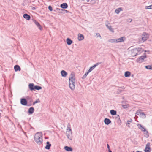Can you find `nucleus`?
<instances>
[{"label":"nucleus","mask_w":152,"mask_h":152,"mask_svg":"<svg viewBox=\"0 0 152 152\" xmlns=\"http://www.w3.org/2000/svg\"><path fill=\"white\" fill-rule=\"evenodd\" d=\"M106 27L109 29V30L112 32H114V28H112L110 26H109L108 25L106 24Z\"/></svg>","instance_id":"obj_25"},{"label":"nucleus","mask_w":152,"mask_h":152,"mask_svg":"<svg viewBox=\"0 0 152 152\" xmlns=\"http://www.w3.org/2000/svg\"><path fill=\"white\" fill-rule=\"evenodd\" d=\"M35 86L34 83H30L28 85V88L29 89L32 91L34 90Z\"/></svg>","instance_id":"obj_12"},{"label":"nucleus","mask_w":152,"mask_h":152,"mask_svg":"<svg viewBox=\"0 0 152 152\" xmlns=\"http://www.w3.org/2000/svg\"><path fill=\"white\" fill-rule=\"evenodd\" d=\"M136 152H142V151H137Z\"/></svg>","instance_id":"obj_53"},{"label":"nucleus","mask_w":152,"mask_h":152,"mask_svg":"<svg viewBox=\"0 0 152 152\" xmlns=\"http://www.w3.org/2000/svg\"><path fill=\"white\" fill-rule=\"evenodd\" d=\"M20 104L24 106H27V99L24 98H22L20 99Z\"/></svg>","instance_id":"obj_9"},{"label":"nucleus","mask_w":152,"mask_h":152,"mask_svg":"<svg viewBox=\"0 0 152 152\" xmlns=\"http://www.w3.org/2000/svg\"><path fill=\"white\" fill-rule=\"evenodd\" d=\"M150 143L148 142L146 145L145 148L144 150L145 152H150L151 148L150 147Z\"/></svg>","instance_id":"obj_10"},{"label":"nucleus","mask_w":152,"mask_h":152,"mask_svg":"<svg viewBox=\"0 0 152 152\" xmlns=\"http://www.w3.org/2000/svg\"><path fill=\"white\" fill-rule=\"evenodd\" d=\"M122 8H118V9H117L115 10V13H116L117 14H118L119 12H120V11H121L122 10Z\"/></svg>","instance_id":"obj_34"},{"label":"nucleus","mask_w":152,"mask_h":152,"mask_svg":"<svg viewBox=\"0 0 152 152\" xmlns=\"http://www.w3.org/2000/svg\"><path fill=\"white\" fill-rule=\"evenodd\" d=\"M104 122L106 125H108L111 123V121L109 119L105 118L104 120Z\"/></svg>","instance_id":"obj_13"},{"label":"nucleus","mask_w":152,"mask_h":152,"mask_svg":"<svg viewBox=\"0 0 152 152\" xmlns=\"http://www.w3.org/2000/svg\"><path fill=\"white\" fill-rule=\"evenodd\" d=\"M107 22H108V23H108V21H107Z\"/></svg>","instance_id":"obj_56"},{"label":"nucleus","mask_w":152,"mask_h":152,"mask_svg":"<svg viewBox=\"0 0 152 152\" xmlns=\"http://www.w3.org/2000/svg\"><path fill=\"white\" fill-rule=\"evenodd\" d=\"M86 1L87 2H88L89 1V0H86Z\"/></svg>","instance_id":"obj_55"},{"label":"nucleus","mask_w":152,"mask_h":152,"mask_svg":"<svg viewBox=\"0 0 152 152\" xmlns=\"http://www.w3.org/2000/svg\"><path fill=\"white\" fill-rule=\"evenodd\" d=\"M110 113L111 115H116L117 113V111L113 110H110Z\"/></svg>","instance_id":"obj_29"},{"label":"nucleus","mask_w":152,"mask_h":152,"mask_svg":"<svg viewBox=\"0 0 152 152\" xmlns=\"http://www.w3.org/2000/svg\"><path fill=\"white\" fill-rule=\"evenodd\" d=\"M31 128H32V129H33V127H31Z\"/></svg>","instance_id":"obj_59"},{"label":"nucleus","mask_w":152,"mask_h":152,"mask_svg":"<svg viewBox=\"0 0 152 152\" xmlns=\"http://www.w3.org/2000/svg\"><path fill=\"white\" fill-rule=\"evenodd\" d=\"M144 56H141L138 58L136 60V61L137 63H141L144 61V59L147 58V56L146 53H144Z\"/></svg>","instance_id":"obj_3"},{"label":"nucleus","mask_w":152,"mask_h":152,"mask_svg":"<svg viewBox=\"0 0 152 152\" xmlns=\"http://www.w3.org/2000/svg\"><path fill=\"white\" fill-rule=\"evenodd\" d=\"M34 22L35 24L37 26L38 28L40 30H41L42 29V27L39 23L36 20H34Z\"/></svg>","instance_id":"obj_24"},{"label":"nucleus","mask_w":152,"mask_h":152,"mask_svg":"<svg viewBox=\"0 0 152 152\" xmlns=\"http://www.w3.org/2000/svg\"><path fill=\"white\" fill-rule=\"evenodd\" d=\"M34 140L39 145L42 144L43 140L42 134L41 132L36 133L34 137Z\"/></svg>","instance_id":"obj_1"},{"label":"nucleus","mask_w":152,"mask_h":152,"mask_svg":"<svg viewBox=\"0 0 152 152\" xmlns=\"http://www.w3.org/2000/svg\"><path fill=\"white\" fill-rule=\"evenodd\" d=\"M108 151L109 152H112V151H111L110 150H108Z\"/></svg>","instance_id":"obj_52"},{"label":"nucleus","mask_w":152,"mask_h":152,"mask_svg":"<svg viewBox=\"0 0 152 152\" xmlns=\"http://www.w3.org/2000/svg\"><path fill=\"white\" fill-rule=\"evenodd\" d=\"M137 125L138 126V128L140 129H142V130H144V129H145V128H144L141 124H137Z\"/></svg>","instance_id":"obj_31"},{"label":"nucleus","mask_w":152,"mask_h":152,"mask_svg":"<svg viewBox=\"0 0 152 152\" xmlns=\"http://www.w3.org/2000/svg\"><path fill=\"white\" fill-rule=\"evenodd\" d=\"M42 89V87L41 86H35V90H41Z\"/></svg>","instance_id":"obj_30"},{"label":"nucleus","mask_w":152,"mask_h":152,"mask_svg":"<svg viewBox=\"0 0 152 152\" xmlns=\"http://www.w3.org/2000/svg\"><path fill=\"white\" fill-rule=\"evenodd\" d=\"M27 100V106H30L33 105V100L32 98L30 97L26 98Z\"/></svg>","instance_id":"obj_7"},{"label":"nucleus","mask_w":152,"mask_h":152,"mask_svg":"<svg viewBox=\"0 0 152 152\" xmlns=\"http://www.w3.org/2000/svg\"><path fill=\"white\" fill-rule=\"evenodd\" d=\"M116 39H113L109 40L108 42L111 43L116 42Z\"/></svg>","instance_id":"obj_32"},{"label":"nucleus","mask_w":152,"mask_h":152,"mask_svg":"<svg viewBox=\"0 0 152 152\" xmlns=\"http://www.w3.org/2000/svg\"><path fill=\"white\" fill-rule=\"evenodd\" d=\"M107 148H108V150H110V146L108 144H107Z\"/></svg>","instance_id":"obj_47"},{"label":"nucleus","mask_w":152,"mask_h":152,"mask_svg":"<svg viewBox=\"0 0 152 152\" xmlns=\"http://www.w3.org/2000/svg\"><path fill=\"white\" fill-rule=\"evenodd\" d=\"M31 9L33 10H35L36 9V8L34 7H31Z\"/></svg>","instance_id":"obj_48"},{"label":"nucleus","mask_w":152,"mask_h":152,"mask_svg":"<svg viewBox=\"0 0 152 152\" xmlns=\"http://www.w3.org/2000/svg\"><path fill=\"white\" fill-rule=\"evenodd\" d=\"M89 73V72H88V71L87 72H86L82 77V79H84L85 78H86L87 75Z\"/></svg>","instance_id":"obj_36"},{"label":"nucleus","mask_w":152,"mask_h":152,"mask_svg":"<svg viewBox=\"0 0 152 152\" xmlns=\"http://www.w3.org/2000/svg\"><path fill=\"white\" fill-rule=\"evenodd\" d=\"M142 111L141 110H137L136 114L137 115H139L141 116L142 118H145L146 117V115L144 112H142Z\"/></svg>","instance_id":"obj_6"},{"label":"nucleus","mask_w":152,"mask_h":152,"mask_svg":"<svg viewBox=\"0 0 152 152\" xmlns=\"http://www.w3.org/2000/svg\"><path fill=\"white\" fill-rule=\"evenodd\" d=\"M1 117V115H0V118Z\"/></svg>","instance_id":"obj_58"},{"label":"nucleus","mask_w":152,"mask_h":152,"mask_svg":"<svg viewBox=\"0 0 152 152\" xmlns=\"http://www.w3.org/2000/svg\"><path fill=\"white\" fill-rule=\"evenodd\" d=\"M117 123L119 124V125H120L121 123V122L120 119V118H119V119H118L117 120Z\"/></svg>","instance_id":"obj_40"},{"label":"nucleus","mask_w":152,"mask_h":152,"mask_svg":"<svg viewBox=\"0 0 152 152\" xmlns=\"http://www.w3.org/2000/svg\"><path fill=\"white\" fill-rule=\"evenodd\" d=\"M23 133L25 134V135L27 137H28L27 135H26V133L25 132H23Z\"/></svg>","instance_id":"obj_51"},{"label":"nucleus","mask_w":152,"mask_h":152,"mask_svg":"<svg viewBox=\"0 0 152 152\" xmlns=\"http://www.w3.org/2000/svg\"><path fill=\"white\" fill-rule=\"evenodd\" d=\"M64 149L67 151H73V149L71 147L68 146H65L64 147Z\"/></svg>","instance_id":"obj_15"},{"label":"nucleus","mask_w":152,"mask_h":152,"mask_svg":"<svg viewBox=\"0 0 152 152\" xmlns=\"http://www.w3.org/2000/svg\"><path fill=\"white\" fill-rule=\"evenodd\" d=\"M14 69L15 72H17L18 71H20L21 70V68L19 65H16L14 67Z\"/></svg>","instance_id":"obj_21"},{"label":"nucleus","mask_w":152,"mask_h":152,"mask_svg":"<svg viewBox=\"0 0 152 152\" xmlns=\"http://www.w3.org/2000/svg\"><path fill=\"white\" fill-rule=\"evenodd\" d=\"M1 117V115H0V118Z\"/></svg>","instance_id":"obj_57"},{"label":"nucleus","mask_w":152,"mask_h":152,"mask_svg":"<svg viewBox=\"0 0 152 152\" xmlns=\"http://www.w3.org/2000/svg\"><path fill=\"white\" fill-rule=\"evenodd\" d=\"M71 77H69V83L70 88L72 90H74L75 88V79L74 78L75 76L72 73L71 74Z\"/></svg>","instance_id":"obj_2"},{"label":"nucleus","mask_w":152,"mask_h":152,"mask_svg":"<svg viewBox=\"0 0 152 152\" xmlns=\"http://www.w3.org/2000/svg\"><path fill=\"white\" fill-rule=\"evenodd\" d=\"M145 9H152V4L149 6H145Z\"/></svg>","instance_id":"obj_38"},{"label":"nucleus","mask_w":152,"mask_h":152,"mask_svg":"<svg viewBox=\"0 0 152 152\" xmlns=\"http://www.w3.org/2000/svg\"><path fill=\"white\" fill-rule=\"evenodd\" d=\"M125 39V38L124 37H121L119 38L116 39V40H117L116 42H124Z\"/></svg>","instance_id":"obj_19"},{"label":"nucleus","mask_w":152,"mask_h":152,"mask_svg":"<svg viewBox=\"0 0 152 152\" xmlns=\"http://www.w3.org/2000/svg\"><path fill=\"white\" fill-rule=\"evenodd\" d=\"M67 44L68 45H71L73 42V41L69 38H67L66 39Z\"/></svg>","instance_id":"obj_22"},{"label":"nucleus","mask_w":152,"mask_h":152,"mask_svg":"<svg viewBox=\"0 0 152 152\" xmlns=\"http://www.w3.org/2000/svg\"><path fill=\"white\" fill-rule=\"evenodd\" d=\"M135 50L134 51L135 52H136L137 55L141 54L143 52H149V51L144 50L143 49H142V48H135Z\"/></svg>","instance_id":"obj_4"},{"label":"nucleus","mask_w":152,"mask_h":152,"mask_svg":"<svg viewBox=\"0 0 152 152\" xmlns=\"http://www.w3.org/2000/svg\"><path fill=\"white\" fill-rule=\"evenodd\" d=\"M132 119H129L127 121V122L126 123V125H127V124L128 125H127V126L128 127H130V126H129V124H130V123L132 122Z\"/></svg>","instance_id":"obj_35"},{"label":"nucleus","mask_w":152,"mask_h":152,"mask_svg":"<svg viewBox=\"0 0 152 152\" xmlns=\"http://www.w3.org/2000/svg\"><path fill=\"white\" fill-rule=\"evenodd\" d=\"M63 9H60V8H57L56 9L57 11L59 13H60V12L63 11Z\"/></svg>","instance_id":"obj_39"},{"label":"nucleus","mask_w":152,"mask_h":152,"mask_svg":"<svg viewBox=\"0 0 152 152\" xmlns=\"http://www.w3.org/2000/svg\"><path fill=\"white\" fill-rule=\"evenodd\" d=\"M23 17L28 20H29L31 19L30 15L26 13H25L23 15Z\"/></svg>","instance_id":"obj_14"},{"label":"nucleus","mask_w":152,"mask_h":152,"mask_svg":"<svg viewBox=\"0 0 152 152\" xmlns=\"http://www.w3.org/2000/svg\"><path fill=\"white\" fill-rule=\"evenodd\" d=\"M61 73L62 76L63 77H65L67 75V72L64 70H62L61 72Z\"/></svg>","instance_id":"obj_23"},{"label":"nucleus","mask_w":152,"mask_h":152,"mask_svg":"<svg viewBox=\"0 0 152 152\" xmlns=\"http://www.w3.org/2000/svg\"><path fill=\"white\" fill-rule=\"evenodd\" d=\"M40 101L39 99H38L37 100L33 102V105H34L35 104L37 103L40 102Z\"/></svg>","instance_id":"obj_41"},{"label":"nucleus","mask_w":152,"mask_h":152,"mask_svg":"<svg viewBox=\"0 0 152 152\" xmlns=\"http://www.w3.org/2000/svg\"><path fill=\"white\" fill-rule=\"evenodd\" d=\"M141 131H142L145 132L144 133V134H145L146 135V137L147 138H148L149 137V134H148V131L146 130V129L145 128V129H144V130L141 129Z\"/></svg>","instance_id":"obj_28"},{"label":"nucleus","mask_w":152,"mask_h":152,"mask_svg":"<svg viewBox=\"0 0 152 152\" xmlns=\"http://www.w3.org/2000/svg\"><path fill=\"white\" fill-rule=\"evenodd\" d=\"M34 111V108L33 107L29 108L28 110V113L30 114H31L33 113Z\"/></svg>","instance_id":"obj_18"},{"label":"nucleus","mask_w":152,"mask_h":152,"mask_svg":"<svg viewBox=\"0 0 152 152\" xmlns=\"http://www.w3.org/2000/svg\"><path fill=\"white\" fill-rule=\"evenodd\" d=\"M131 74V72L129 71H126L125 72L124 76L126 77H129Z\"/></svg>","instance_id":"obj_27"},{"label":"nucleus","mask_w":152,"mask_h":152,"mask_svg":"<svg viewBox=\"0 0 152 152\" xmlns=\"http://www.w3.org/2000/svg\"><path fill=\"white\" fill-rule=\"evenodd\" d=\"M135 48H134V49H132L131 50L132 52V53L131 55L132 56H135L137 55V54L136 52H135Z\"/></svg>","instance_id":"obj_26"},{"label":"nucleus","mask_w":152,"mask_h":152,"mask_svg":"<svg viewBox=\"0 0 152 152\" xmlns=\"http://www.w3.org/2000/svg\"><path fill=\"white\" fill-rule=\"evenodd\" d=\"M69 12V11L64 10V9H63V11H61V12H60V13H63V14L68 13Z\"/></svg>","instance_id":"obj_37"},{"label":"nucleus","mask_w":152,"mask_h":152,"mask_svg":"<svg viewBox=\"0 0 152 152\" xmlns=\"http://www.w3.org/2000/svg\"><path fill=\"white\" fill-rule=\"evenodd\" d=\"M79 1H84L85 0H79Z\"/></svg>","instance_id":"obj_54"},{"label":"nucleus","mask_w":152,"mask_h":152,"mask_svg":"<svg viewBox=\"0 0 152 152\" xmlns=\"http://www.w3.org/2000/svg\"><path fill=\"white\" fill-rule=\"evenodd\" d=\"M142 37V40L143 41V42H144L147 39H148L149 37L148 34L146 32H143L141 36Z\"/></svg>","instance_id":"obj_5"},{"label":"nucleus","mask_w":152,"mask_h":152,"mask_svg":"<svg viewBox=\"0 0 152 152\" xmlns=\"http://www.w3.org/2000/svg\"><path fill=\"white\" fill-rule=\"evenodd\" d=\"M101 63H102L101 62H98V63H96V64H95L94 65L90 67L89 69L88 70V71L90 72L91 71H92L93 69H94L95 67H96V66H97L101 64Z\"/></svg>","instance_id":"obj_11"},{"label":"nucleus","mask_w":152,"mask_h":152,"mask_svg":"<svg viewBox=\"0 0 152 152\" xmlns=\"http://www.w3.org/2000/svg\"><path fill=\"white\" fill-rule=\"evenodd\" d=\"M115 118L116 119H119V118H120L119 116L118 115H117L116 114V115H115Z\"/></svg>","instance_id":"obj_43"},{"label":"nucleus","mask_w":152,"mask_h":152,"mask_svg":"<svg viewBox=\"0 0 152 152\" xmlns=\"http://www.w3.org/2000/svg\"><path fill=\"white\" fill-rule=\"evenodd\" d=\"M60 7L63 9L67 8L68 7L67 4L66 3H64L61 4Z\"/></svg>","instance_id":"obj_16"},{"label":"nucleus","mask_w":152,"mask_h":152,"mask_svg":"<svg viewBox=\"0 0 152 152\" xmlns=\"http://www.w3.org/2000/svg\"><path fill=\"white\" fill-rule=\"evenodd\" d=\"M99 37L100 38V39H102V37L100 35V34L99 33H96V37Z\"/></svg>","instance_id":"obj_42"},{"label":"nucleus","mask_w":152,"mask_h":152,"mask_svg":"<svg viewBox=\"0 0 152 152\" xmlns=\"http://www.w3.org/2000/svg\"><path fill=\"white\" fill-rule=\"evenodd\" d=\"M72 132L71 129H69V131H66V135L67 138L69 140H72Z\"/></svg>","instance_id":"obj_8"},{"label":"nucleus","mask_w":152,"mask_h":152,"mask_svg":"<svg viewBox=\"0 0 152 152\" xmlns=\"http://www.w3.org/2000/svg\"><path fill=\"white\" fill-rule=\"evenodd\" d=\"M132 19L131 18H129L127 20V21L129 22H131L132 21Z\"/></svg>","instance_id":"obj_46"},{"label":"nucleus","mask_w":152,"mask_h":152,"mask_svg":"<svg viewBox=\"0 0 152 152\" xmlns=\"http://www.w3.org/2000/svg\"><path fill=\"white\" fill-rule=\"evenodd\" d=\"M48 9L49 10L51 11L53 10V8L50 5L48 7Z\"/></svg>","instance_id":"obj_44"},{"label":"nucleus","mask_w":152,"mask_h":152,"mask_svg":"<svg viewBox=\"0 0 152 152\" xmlns=\"http://www.w3.org/2000/svg\"><path fill=\"white\" fill-rule=\"evenodd\" d=\"M78 39L79 41H81L84 39V37L83 35L79 33L78 35Z\"/></svg>","instance_id":"obj_17"},{"label":"nucleus","mask_w":152,"mask_h":152,"mask_svg":"<svg viewBox=\"0 0 152 152\" xmlns=\"http://www.w3.org/2000/svg\"><path fill=\"white\" fill-rule=\"evenodd\" d=\"M70 129H71L70 128H68V127H67L66 131H69Z\"/></svg>","instance_id":"obj_50"},{"label":"nucleus","mask_w":152,"mask_h":152,"mask_svg":"<svg viewBox=\"0 0 152 152\" xmlns=\"http://www.w3.org/2000/svg\"><path fill=\"white\" fill-rule=\"evenodd\" d=\"M122 107L124 109H126L128 107V105H122Z\"/></svg>","instance_id":"obj_45"},{"label":"nucleus","mask_w":152,"mask_h":152,"mask_svg":"<svg viewBox=\"0 0 152 152\" xmlns=\"http://www.w3.org/2000/svg\"><path fill=\"white\" fill-rule=\"evenodd\" d=\"M145 68L147 69L152 70V65H148L145 66Z\"/></svg>","instance_id":"obj_33"},{"label":"nucleus","mask_w":152,"mask_h":152,"mask_svg":"<svg viewBox=\"0 0 152 152\" xmlns=\"http://www.w3.org/2000/svg\"><path fill=\"white\" fill-rule=\"evenodd\" d=\"M51 146V145L49 141H47L46 142V145L45 147V148L46 149L49 150L50 148V147Z\"/></svg>","instance_id":"obj_20"},{"label":"nucleus","mask_w":152,"mask_h":152,"mask_svg":"<svg viewBox=\"0 0 152 152\" xmlns=\"http://www.w3.org/2000/svg\"><path fill=\"white\" fill-rule=\"evenodd\" d=\"M68 127V128H70L71 127V125L69 123H68L67 126V127Z\"/></svg>","instance_id":"obj_49"}]
</instances>
